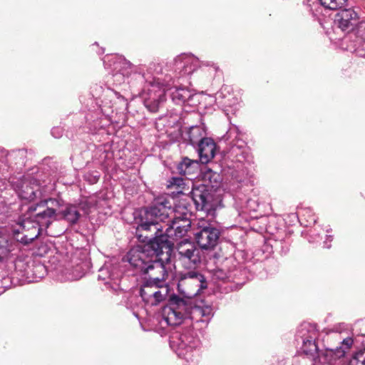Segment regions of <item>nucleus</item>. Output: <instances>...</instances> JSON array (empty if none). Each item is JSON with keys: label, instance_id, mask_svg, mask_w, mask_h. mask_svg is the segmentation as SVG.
<instances>
[{"label": "nucleus", "instance_id": "f257e3e1", "mask_svg": "<svg viewBox=\"0 0 365 365\" xmlns=\"http://www.w3.org/2000/svg\"><path fill=\"white\" fill-rule=\"evenodd\" d=\"M183 205L185 204L180 202L173 210L168 199L160 197L155 200L150 207L145 210L142 222L136 229L139 239L142 237L139 232L142 231H153L155 234L160 232L162 238L173 237L174 227L182 226L181 212Z\"/></svg>", "mask_w": 365, "mask_h": 365}, {"label": "nucleus", "instance_id": "f03ea898", "mask_svg": "<svg viewBox=\"0 0 365 365\" xmlns=\"http://www.w3.org/2000/svg\"><path fill=\"white\" fill-rule=\"evenodd\" d=\"M214 315V308L210 302L201 300L192 304L185 299L173 297L170 304L162 311L161 324L169 326L180 324L183 319H189L196 322L209 321Z\"/></svg>", "mask_w": 365, "mask_h": 365}, {"label": "nucleus", "instance_id": "7ed1b4c3", "mask_svg": "<svg viewBox=\"0 0 365 365\" xmlns=\"http://www.w3.org/2000/svg\"><path fill=\"white\" fill-rule=\"evenodd\" d=\"M172 91L170 93L173 101L176 104H183L192 101L195 93L186 88H168L159 78H154L150 83L147 91V96L144 97V104L151 112L158 111L160 106L165 101V93L167 91Z\"/></svg>", "mask_w": 365, "mask_h": 365}, {"label": "nucleus", "instance_id": "20e7f679", "mask_svg": "<svg viewBox=\"0 0 365 365\" xmlns=\"http://www.w3.org/2000/svg\"><path fill=\"white\" fill-rule=\"evenodd\" d=\"M170 344L177 355L184 359L188 365H197L200 360V341L192 332L175 334L171 337Z\"/></svg>", "mask_w": 365, "mask_h": 365}, {"label": "nucleus", "instance_id": "39448f33", "mask_svg": "<svg viewBox=\"0 0 365 365\" xmlns=\"http://www.w3.org/2000/svg\"><path fill=\"white\" fill-rule=\"evenodd\" d=\"M163 247L158 240L145 245H139L130 250L125 256L126 260L138 272H143L145 267L163 253Z\"/></svg>", "mask_w": 365, "mask_h": 365}, {"label": "nucleus", "instance_id": "423d86ee", "mask_svg": "<svg viewBox=\"0 0 365 365\" xmlns=\"http://www.w3.org/2000/svg\"><path fill=\"white\" fill-rule=\"evenodd\" d=\"M207 287L205 277L197 269L186 270L179 274L178 290L182 296V299L187 302Z\"/></svg>", "mask_w": 365, "mask_h": 365}, {"label": "nucleus", "instance_id": "0eeeda50", "mask_svg": "<svg viewBox=\"0 0 365 365\" xmlns=\"http://www.w3.org/2000/svg\"><path fill=\"white\" fill-rule=\"evenodd\" d=\"M62 200L48 198L29 207V213L41 227V231L46 230L56 219L57 211L62 206Z\"/></svg>", "mask_w": 365, "mask_h": 365}, {"label": "nucleus", "instance_id": "6e6552de", "mask_svg": "<svg viewBox=\"0 0 365 365\" xmlns=\"http://www.w3.org/2000/svg\"><path fill=\"white\" fill-rule=\"evenodd\" d=\"M176 257L178 262L186 269H196L201 262L200 250L189 240H185L177 245Z\"/></svg>", "mask_w": 365, "mask_h": 365}, {"label": "nucleus", "instance_id": "1a4fd4ad", "mask_svg": "<svg viewBox=\"0 0 365 365\" xmlns=\"http://www.w3.org/2000/svg\"><path fill=\"white\" fill-rule=\"evenodd\" d=\"M19 228L14 230V235H16L17 241L23 244H29L41 233V227L35 222L32 215L29 213V210L18 223Z\"/></svg>", "mask_w": 365, "mask_h": 365}, {"label": "nucleus", "instance_id": "9d476101", "mask_svg": "<svg viewBox=\"0 0 365 365\" xmlns=\"http://www.w3.org/2000/svg\"><path fill=\"white\" fill-rule=\"evenodd\" d=\"M198 229L195 234V240L202 250H212L217 244L220 231L210 223L202 220L198 223Z\"/></svg>", "mask_w": 365, "mask_h": 365}, {"label": "nucleus", "instance_id": "9b49d317", "mask_svg": "<svg viewBox=\"0 0 365 365\" xmlns=\"http://www.w3.org/2000/svg\"><path fill=\"white\" fill-rule=\"evenodd\" d=\"M298 334L302 340V350L306 355L314 356L317 354L318 346L315 341L318 337L316 327L309 323L301 324Z\"/></svg>", "mask_w": 365, "mask_h": 365}, {"label": "nucleus", "instance_id": "f8f14e48", "mask_svg": "<svg viewBox=\"0 0 365 365\" xmlns=\"http://www.w3.org/2000/svg\"><path fill=\"white\" fill-rule=\"evenodd\" d=\"M87 268L86 262H78L73 257L70 263L58 271V278L61 282L78 280L85 274Z\"/></svg>", "mask_w": 365, "mask_h": 365}, {"label": "nucleus", "instance_id": "ddd939ff", "mask_svg": "<svg viewBox=\"0 0 365 365\" xmlns=\"http://www.w3.org/2000/svg\"><path fill=\"white\" fill-rule=\"evenodd\" d=\"M182 226H175L173 232V237H165V240L160 237V239H156L157 240L160 241V246L163 248H168L171 245H173L172 240H178L180 237L184 236L188 229L190 227L191 222L190 220V213L186 205H183L182 208Z\"/></svg>", "mask_w": 365, "mask_h": 365}, {"label": "nucleus", "instance_id": "4468645a", "mask_svg": "<svg viewBox=\"0 0 365 365\" xmlns=\"http://www.w3.org/2000/svg\"><path fill=\"white\" fill-rule=\"evenodd\" d=\"M142 273L148 275V281H152L158 284H165L168 275L165 264L158 259V257L153 259Z\"/></svg>", "mask_w": 365, "mask_h": 365}, {"label": "nucleus", "instance_id": "2eb2a0df", "mask_svg": "<svg viewBox=\"0 0 365 365\" xmlns=\"http://www.w3.org/2000/svg\"><path fill=\"white\" fill-rule=\"evenodd\" d=\"M191 198L198 210L207 211L212 207V196L204 185L192 188Z\"/></svg>", "mask_w": 365, "mask_h": 365}, {"label": "nucleus", "instance_id": "dca6fc26", "mask_svg": "<svg viewBox=\"0 0 365 365\" xmlns=\"http://www.w3.org/2000/svg\"><path fill=\"white\" fill-rule=\"evenodd\" d=\"M357 21V13L352 9H345L335 15L334 24L342 31H349L356 24Z\"/></svg>", "mask_w": 365, "mask_h": 365}, {"label": "nucleus", "instance_id": "f3484780", "mask_svg": "<svg viewBox=\"0 0 365 365\" xmlns=\"http://www.w3.org/2000/svg\"><path fill=\"white\" fill-rule=\"evenodd\" d=\"M20 198L31 201L41 195L40 185L34 178H26L23 180L17 190Z\"/></svg>", "mask_w": 365, "mask_h": 365}, {"label": "nucleus", "instance_id": "a211bd4d", "mask_svg": "<svg viewBox=\"0 0 365 365\" xmlns=\"http://www.w3.org/2000/svg\"><path fill=\"white\" fill-rule=\"evenodd\" d=\"M215 101L217 105L226 112L235 110L239 103L238 98L231 92L228 86H223L216 93Z\"/></svg>", "mask_w": 365, "mask_h": 365}, {"label": "nucleus", "instance_id": "6ab92c4d", "mask_svg": "<svg viewBox=\"0 0 365 365\" xmlns=\"http://www.w3.org/2000/svg\"><path fill=\"white\" fill-rule=\"evenodd\" d=\"M197 152L200 161L202 164H207L215 156L217 145L213 139L210 138H202L199 140Z\"/></svg>", "mask_w": 365, "mask_h": 365}, {"label": "nucleus", "instance_id": "aec40b11", "mask_svg": "<svg viewBox=\"0 0 365 365\" xmlns=\"http://www.w3.org/2000/svg\"><path fill=\"white\" fill-rule=\"evenodd\" d=\"M114 70L116 71L113 74V83L120 85L125 83V80L133 72V68L129 62L120 60L114 63Z\"/></svg>", "mask_w": 365, "mask_h": 365}, {"label": "nucleus", "instance_id": "412c9836", "mask_svg": "<svg viewBox=\"0 0 365 365\" xmlns=\"http://www.w3.org/2000/svg\"><path fill=\"white\" fill-rule=\"evenodd\" d=\"M120 277V274L116 266L111 263H106L99 270L98 279L103 281L106 284H110L111 281H114L117 284V281Z\"/></svg>", "mask_w": 365, "mask_h": 365}, {"label": "nucleus", "instance_id": "4be33fe9", "mask_svg": "<svg viewBox=\"0 0 365 365\" xmlns=\"http://www.w3.org/2000/svg\"><path fill=\"white\" fill-rule=\"evenodd\" d=\"M57 215H61L66 221L71 224L76 223L81 217L78 209L75 205H68L62 210L58 208Z\"/></svg>", "mask_w": 365, "mask_h": 365}, {"label": "nucleus", "instance_id": "5701e85b", "mask_svg": "<svg viewBox=\"0 0 365 365\" xmlns=\"http://www.w3.org/2000/svg\"><path fill=\"white\" fill-rule=\"evenodd\" d=\"M193 61L194 58L187 55H180L175 58L176 68L180 70L183 74H190L194 71V68L190 66Z\"/></svg>", "mask_w": 365, "mask_h": 365}, {"label": "nucleus", "instance_id": "b1692460", "mask_svg": "<svg viewBox=\"0 0 365 365\" xmlns=\"http://www.w3.org/2000/svg\"><path fill=\"white\" fill-rule=\"evenodd\" d=\"M168 292V289L165 285V283L163 284H156L155 287H154V292H153L151 299L148 304L154 306L163 302L166 298Z\"/></svg>", "mask_w": 365, "mask_h": 365}, {"label": "nucleus", "instance_id": "393cba45", "mask_svg": "<svg viewBox=\"0 0 365 365\" xmlns=\"http://www.w3.org/2000/svg\"><path fill=\"white\" fill-rule=\"evenodd\" d=\"M158 284L155 282H153L152 281H148L144 283L143 287L140 289V296L143 298V301L148 304L149 302L151 299V295L153 292H154V287Z\"/></svg>", "mask_w": 365, "mask_h": 365}, {"label": "nucleus", "instance_id": "a878e982", "mask_svg": "<svg viewBox=\"0 0 365 365\" xmlns=\"http://www.w3.org/2000/svg\"><path fill=\"white\" fill-rule=\"evenodd\" d=\"M205 135V132L200 126H192L188 132V137L191 144L197 143L200 138H204Z\"/></svg>", "mask_w": 365, "mask_h": 365}, {"label": "nucleus", "instance_id": "bb28decb", "mask_svg": "<svg viewBox=\"0 0 365 365\" xmlns=\"http://www.w3.org/2000/svg\"><path fill=\"white\" fill-rule=\"evenodd\" d=\"M13 250L12 244L5 237L0 236V261L8 257Z\"/></svg>", "mask_w": 365, "mask_h": 365}, {"label": "nucleus", "instance_id": "cd10ccee", "mask_svg": "<svg viewBox=\"0 0 365 365\" xmlns=\"http://www.w3.org/2000/svg\"><path fill=\"white\" fill-rule=\"evenodd\" d=\"M96 206V199L93 197H90L81 201L77 206L78 210H82L85 214L88 215L91 209Z\"/></svg>", "mask_w": 365, "mask_h": 365}, {"label": "nucleus", "instance_id": "c85d7f7f", "mask_svg": "<svg viewBox=\"0 0 365 365\" xmlns=\"http://www.w3.org/2000/svg\"><path fill=\"white\" fill-rule=\"evenodd\" d=\"M354 342V340L351 337L344 339L341 343V346L339 348L336 349L334 354L337 357H341L345 355L346 351L351 348Z\"/></svg>", "mask_w": 365, "mask_h": 365}, {"label": "nucleus", "instance_id": "c756f323", "mask_svg": "<svg viewBox=\"0 0 365 365\" xmlns=\"http://www.w3.org/2000/svg\"><path fill=\"white\" fill-rule=\"evenodd\" d=\"M320 4L327 9L334 10L341 8L346 0H319Z\"/></svg>", "mask_w": 365, "mask_h": 365}, {"label": "nucleus", "instance_id": "7c9ffc66", "mask_svg": "<svg viewBox=\"0 0 365 365\" xmlns=\"http://www.w3.org/2000/svg\"><path fill=\"white\" fill-rule=\"evenodd\" d=\"M195 163L188 158H184L182 161L179 164L178 170L180 173L183 175L189 174L191 172L192 165Z\"/></svg>", "mask_w": 365, "mask_h": 365}, {"label": "nucleus", "instance_id": "2f4dec72", "mask_svg": "<svg viewBox=\"0 0 365 365\" xmlns=\"http://www.w3.org/2000/svg\"><path fill=\"white\" fill-rule=\"evenodd\" d=\"M212 280L215 282H225L227 279H229L230 276L229 273L225 272L222 269H216L212 272Z\"/></svg>", "mask_w": 365, "mask_h": 365}, {"label": "nucleus", "instance_id": "473e14b6", "mask_svg": "<svg viewBox=\"0 0 365 365\" xmlns=\"http://www.w3.org/2000/svg\"><path fill=\"white\" fill-rule=\"evenodd\" d=\"M356 360L361 361L362 365H365V348L358 351L356 353V359L354 360V361Z\"/></svg>", "mask_w": 365, "mask_h": 365}, {"label": "nucleus", "instance_id": "72a5a7b5", "mask_svg": "<svg viewBox=\"0 0 365 365\" xmlns=\"http://www.w3.org/2000/svg\"><path fill=\"white\" fill-rule=\"evenodd\" d=\"M358 34L361 38L365 40V21H361L359 24Z\"/></svg>", "mask_w": 365, "mask_h": 365}, {"label": "nucleus", "instance_id": "f704fd0d", "mask_svg": "<svg viewBox=\"0 0 365 365\" xmlns=\"http://www.w3.org/2000/svg\"><path fill=\"white\" fill-rule=\"evenodd\" d=\"M51 133L55 138H59L62 135V130L59 128H54L52 129Z\"/></svg>", "mask_w": 365, "mask_h": 365}, {"label": "nucleus", "instance_id": "c9c22d12", "mask_svg": "<svg viewBox=\"0 0 365 365\" xmlns=\"http://www.w3.org/2000/svg\"><path fill=\"white\" fill-rule=\"evenodd\" d=\"M170 184L172 185H175L177 186H180V185L182 184V179L180 178H173Z\"/></svg>", "mask_w": 365, "mask_h": 365}, {"label": "nucleus", "instance_id": "e433bc0d", "mask_svg": "<svg viewBox=\"0 0 365 365\" xmlns=\"http://www.w3.org/2000/svg\"><path fill=\"white\" fill-rule=\"evenodd\" d=\"M244 146H245V143L243 141H242L240 145H235L232 146V152H235L236 149H237V148H239V149L240 148H244Z\"/></svg>", "mask_w": 365, "mask_h": 365}, {"label": "nucleus", "instance_id": "4c0bfd02", "mask_svg": "<svg viewBox=\"0 0 365 365\" xmlns=\"http://www.w3.org/2000/svg\"><path fill=\"white\" fill-rule=\"evenodd\" d=\"M355 359H356V354L354 355L353 359L349 361V365H356L358 363H361V361H359L358 360H356L355 361H354V360Z\"/></svg>", "mask_w": 365, "mask_h": 365}, {"label": "nucleus", "instance_id": "58836bf2", "mask_svg": "<svg viewBox=\"0 0 365 365\" xmlns=\"http://www.w3.org/2000/svg\"><path fill=\"white\" fill-rule=\"evenodd\" d=\"M36 269L39 271H43L45 269V267L42 265H38L36 266Z\"/></svg>", "mask_w": 365, "mask_h": 365}, {"label": "nucleus", "instance_id": "ea45409f", "mask_svg": "<svg viewBox=\"0 0 365 365\" xmlns=\"http://www.w3.org/2000/svg\"><path fill=\"white\" fill-rule=\"evenodd\" d=\"M327 240H329V241H331V239L330 236H327Z\"/></svg>", "mask_w": 365, "mask_h": 365}]
</instances>
